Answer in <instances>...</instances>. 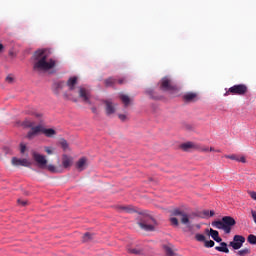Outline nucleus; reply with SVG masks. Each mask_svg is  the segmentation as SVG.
<instances>
[{"instance_id":"nucleus-1","label":"nucleus","mask_w":256,"mask_h":256,"mask_svg":"<svg viewBox=\"0 0 256 256\" xmlns=\"http://www.w3.org/2000/svg\"><path fill=\"white\" fill-rule=\"evenodd\" d=\"M32 157L40 169H47L50 173H65V169H71L73 167V157L67 154L62 155V165L59 166L53 164L47 165V158L37 152H33Z\"/></svg>"},{"instance_id":"nucleus-2","label":"nucleus","mask_w":256,"mask_h":256,"mask_svg":"<svg viewBox=\"0 0 256 256\" xmlns=\"http://www.w3.org/2000/svg\"><path fill=\"white\" fill-rule=\"evenodd\" d=\"M77 83V76L70 77L67 80L66 86L68 87V91L64 93V99H69L77 103V97H75V93H77L78 97L82 99L84 103L91 105V90L87 89L85 86L77 87Z\"/></svg>"},{"instance_id":"nucleus-3","label":"nucleus","mask_w":256,"mask_h":256,"mask_svg":"<svg viewBox=\"0 0 256 256\" xmlns=\"http://www.w3.org/2000/svg\"><path fill=\"white\" fill-rule=\"evenodd\" d=\"M33 71L35 73H47L51 69L57 67V60L49 58V53L47 50H37L34 52L33 56Z\"/></svg>"},{"instance_id":"nucleus-4","label":"nucleus","mask_w":256,"mask_h":256,"mask_svg":"<svg viewBox=\"0 0 256 256\" xmlns=\"http://www.w3.org/2000/svg\"><path fill=\"white\" fill-rule=\"evenodd\" d=\"M139 227H141L144 231H155V225L157 222L154 220L153 217L149 215H144L140 222H138Z\"/></svg>"},{"instance_id":"nucleus-5","label":"nucleus","mask_w":256,"mask_h":256,"mask_svg":"<svg viewBox=\"0 0 256 256\" xmlns=\"http://www.w3.org/2000/svg\"><path fill=\"white\" fill-rule=\"evenodd\" d=\"M180 149L182 151H199L200 153H207L209 152V147H202L201 145L195 142H185L180 145Z\"/></svg>"},{"instance_id":"nucleus-6","label":"nucleus","mask_w":256,"mask_h":256,"mask_svg":"<svg viewBox=\"0 0 256 256\" xmlns=\"http://www.w3.org/2000/svg\"><path fill=\"white\" fill-rule=\"evenodd\" d=\"M160 89H162V91H172V93H179V87L173 84V81L169 77L162 78Z\"/></svg>"},{"instance_id":"nucleus-7","label":"nucleus","mask_w":256,"mask_h":256,"mask_svg":"<svg viewBox=\"0 0 256 256\" xmlns=\"http://www.w3.org/2000/svg\"><path fill=\"white\" fill-rule=\"evenodd\" d=\"M249 91V88H247V85L245 84H238L230 87L228 91L226 92V95H240L243 96Z\"/></svg>"},{"instance_id":"nucleus-8","label":"nucleus","mask_w":256,"mask_h":256,"mask_svg":"<svg viewBox=\"0 0 256 256\" xmlns=\"http://www.w3.org/2000/svg\"><path fill=\"white\" fill-rule=\"evenodd\" d=\"M171 217H181V223L183 225H189V215L179 209L172 210Z\"/></svg>"},{"instance_id":"nucleus-9","label":"nucleus","mask_w":256,"mask_h":256,"mask_svg":"<svg viewBox=\"0 0 256 256\" xmlns=\"http://www.w3.org/2000/svg\"><path fill=\"white\" fill-rule=\"evenodd\" d=\"M235 225H237V221H235V218L231 216H225V233L226 235H229L231 231L235 228Z\"/></svg>"},{"instance_id":"nucleus-10","label":"nucleus","mask_w":256,"mask_h":256,"mask_svg":"<svg viewBox=\"0 0 256 256\" xmlns=\"http://www.w3.org/2000/svg\"><path fill=\"white\" fill-rule=\"evenodd\" d=\"M182 99L185 103H197L199 101V93L197 92H186Z\"/></svg>"},{"instance_id":"nucleus-11","label":"nucleus","mask_w":256,"mask_h":256,"mask_svg":"<svg viewBox=\"0 0 256 256\" xmlns=\"http://www.w3.org/2000/svg\"><path fill=\"white\" fill-rule=\"evenodd\" d=\"M243 243H245V237L241 235H235L234 240L230 242V247L234 249H241L243 247Z\"/></svg>"},{"instance_id":"nucleus-12","label":"nucleus","mask_w":256,"mask_h":256,"mask_svg":"<svg viewBox=\"0 0 256 256\" xmlns=\"http://www.w3.org/2000/svg\"><path fill=\"white\" fill-rule=\"evenodd\" d=\"M12 165L14 167H31V162L27 158L19 159L17 157L12 158Z\"/></svg>"},{"instance_id":"nucleus-13","label":"nucleus","mask_w":256,"mask_h":256,"mask_svg":"<svg viewBox=\"0 0 256 256\" xmlns=\"http://www.w3.org/2000/svg\"><path fill=\"white\" fill-rule=\"evenodd\" d=\"M43 126L38 125V126H33L31 130L27 134L28 139H33V137L39 135V133H43Z\"/></svg>"},{"instance_id":"nucleus-14","label":"nucleus","mask_w":256,"mask_h":256,"mask_svg":"<svg viewBox=\"0 0 256 256\" xmlns=\"http://www.w3.org/2000/svg\"><path fill=\"white\" fill-rule=\"evenodd\" d=\"M87 158L82 157L80 158L76 164H75V168L77 169V171H85V169H87Z\"/></svg>"},{"instance_id":"nucleus-15","label":"nucleus","mask_w":256,"mask_h":256,"mask_svg":"<svg viewBox=\"0 0 256 256\" xmlns=\"http://www.w3.org/2000/svg\"><path fill=\"white\" fill-rule=\"evenodd\" d=\"M65 87V82L60 81V82H55L52 85V91L54 93V95H59L61 93V91H63Z\"/></svg>"},{"instance_id":"nucleus-16","label":"nucleus","mask_w":256,"mask_h":256,"mask_svg":"<svg viewBox=\"0 0 256 256\" xmlns=\"http://www.w3.org/2000/svg\"><path fill=\"white\" fill-rule=\"evenodd\" d=\"M104 103L106 105V115H113V113H115V105H113V102L106 100Z\"/></svg>"},{"instance_id":"nucleus-17","label":"nucleus","mask_w":256,"mask_h":256,"mask_svg":"<svg viewBox=\"0 0 256 256\" xmlns=\"http://www.w3.org/2000/svg\"><path fill=\"white\" fill-rule=\"evenodd\" d=\"M42 133L43 135H45V137L48 138H52L55 137V135H57V131L53 128H43Z\"/></svg>"},{"instance_id":"nucleus-18","label":"nucleus","mask_w":256,"mask_h":256,"mask_svg":"<svg viewBox=\"0 0 256 256\" xmlns=\"http://www.w3.org/2000/svg\"><path fill=\"white\" fill-rule=\"evenodd\" d=\"M212 227L216 229H225V217H222V220L212 222Z\"/></svg>"},{"instance_id":"nucleus-19","label":"nucleus","mask_w":256,"mask_h":256,"mask_svg":"<svg viewBox=\"0 0 256 256\" xmlns=\"http://www.w3.org/2000/svg\"><path fill=\"white\" fill-rule=\"evenodd\" d=\"M209 235L214 241H216V243H221V237H219V232L217 230H213V228H211Z\"/></svg>"},{"instance_id":"nucleus-20","label":"nucleus","mask_w":256,"mask_h":256,"mask_svg":"<svg viewBox=\"0 0 256 256\" xmlns=\"http://www.w3.org/2000/svg\"><path fill=\"white\" fill-rule=\"evenodd\" d=\"M120 100L122 101L124 107L131 105V98L127 94H121Z\"/></svg>"},{"instance_id":"nucleus-21","label":"nucleus","mask_w":256,"mask_h":256,"mask_svg":"<svg viewBox=\"0 0 256 256\" xmlns=\"http://www.w3.org/2000/svg\"><path fill=\"white\" fill-rule=\"evenodd\" d=\"M118 209L120 213H135V209L131 206H120Z\"/></svg>"},{"instance_id":"nucleus-22","label":"nucleus","mask_w":256,"mask_h":256,"mask_svg":"<svg viewBox=\"0 0 256 256\" xmlns=\"http://www.w3.org/2000/svg\"><path fill=\"white\" fill-rule=\"evenodd\" d=\"M59 144L63 151H69V142H67V140L62 138L60 139Z\"/></svg>"},{"instance_id":"nucleus-23","label":"nucleus","mask_w":256,"mask_h":256,"mask_svg":"<svg viewBox=\"0 0 256 256\" xmlns=\"http://www.w3.org/2000/svg\"><path fill=\"white\" fill-rule=\"evenodd\" d=\"M116 83H117V79L113 77H110L105 80L106 87H113V85H115Z\"/></svg>"},{"instance_id":"nucleus-24","label":"nucleus","mask_w":256,"mask_h":256,"mask_svg":"<svg viewBox=\"0 0 256 256\" xmlns=\"http://www.w3.org/2000/svg\"><path fill=\"white\" fill-rule=\"evenodd\" d=\"M237 255H239V256L251 255V249H249V248H244V249H242V250H239V251L237 252Z\"/></svg>"},{"instance_id":"nucleus-25","label":"nucleus","mask_w":256,"mask_h":256,"mask_svg":"<svg viewBox=\"0 0 256 256\" xmlns=\"http://www.w3.org/2000/svg\"><path fill=\"white\" fill-rule=\"evenodd\" d=\"M213 215H215V211H213V210H211L210 212H209V210L202 211V217H204V218L213 217Z\"/></svg>"},{"instance_id":"nucleus-26","label":"nucleus","mask_w":256,"mask_h":256,"mask_svg":"<svg viewBox=\"0 0 256 256\" xmlns=\"http://www.w3.org/2000/svg\"><path fill=\"white\" fill-rule=\"evenodd\" d=\"M91 239H93V234L86 232L83 237H82V241L84 243H87V241H91Z\"/></svg>"},{"instance_id":"nucleus-27","label":"nucleus","mask_w":256,"mask_h":256,"mask_svg":"<svg viewBox=\"0 0 256 256\" xmlns=\"http://www.w3.org/2000/svg\"><path fill=\"white\" fill-rule=\"evenodd\" d=\"M164 251L167 256H176V254L173 253V249H171L169 246H164Z\"/></svg>"},{"instance_id":"nucleus-28","label":"nucleus","mask_w":256,"mask_h":256,"mask_svg":"<svg viewBox=\"0 0 256 256\" xmlns=\"http://www.w3.org/2000/svg\"><path fill=\"white\" fill-rule=\"evenodd\" d=\"M247 241H248V243H250V245H256V236L253 234H250L248 236Z\"/></svg>"},{"instance_id":"nucleus-29","label":"nucleus","mask_w":256,"mask_h":256,"mask_svg":"<svg viewBox=\"0 0 256 256\" xmlns=\"http://www.w3.org/2000/svg\"><path fill=\"white\" fill-rule=\"evenodd\" d=\"M128 253H131L132 255H141V250L137 248H129Z\"/></svg>"},{"instance_id":"nucleus-30","label":"nucleus","mask_w":256,"mask_h":256,"mask_svg":"<svg viewBox=\"0 0 256 256\" xmlns=\"http://www.w3.org/2000/svg\"><path fill=\"white\" fill-rule=\"evenodd\" d=\"M170 223H171V225H174V227L179 226V220L176 217H171L170 218Z\"/></svg>"},{"instance_id":"nucleus-31","label":"nucleus","mask_w":256,"mask_h":256,"mask_svg":"<svg viewBox=\"0 0 256 256\" xmlns=\"http://www.w3.org/2000/svg\"><path fill=\"white\" fill-rule=\"evenodd\" d=\"M204 246L207 247L208 249L211 247H215V242L213 240H207L205 241Z\"/></svg>"},{"instance_id":"nucleus-32","label":"nucleus","mask_w":256,"mask_h":256,"mask_svg":"<svg viewBox=\"0 0 256 256\" xmlns=\"http://www.w3.org/2000/svg\"><path fill=\"white\" fill-rule=\"evenodd\" d=\"M216 251H220L221 253H225V242L221 243V246H216Z\"/></svg>"},{"instance_id":"nucleus-33","label":"nucleus","mask_w":256,"mask_h":256,"mask_svg":"<svg viewBox=\"0 0 256 256\" xmlns=\"http://www.w3.org/2000/svg\"><path fill=\"white\" fill-rule=\"evenodd\" d=\"M195 239L200 241V242H203V241H205V235H203V234H196L195 235Z\"/></svg>"},{"instance_id":"nucleus-34","label":"nucleus","mask_w":256,"mask_h":256,"mask_svg":"<svg viewBox=\"0 0 256 256\" xmlns=\"http://www.w3.org/2000/svg\"><path fill=\"white\" fill-rule=\"evenodd\" d=\"M236 161H238V163H247V158H245V156H238Z\"/></svg>"},{"instance_id":"nucleus-35","label":"nucleus","mask_w":256,"mask_h":256,"mask_svg":"<svg viewBox=\"0 0 256 256\" xmlns=\"http://www.w3.org/2000/svg\"><path fill=\"white\" fill-rule=\"evenodd\" d=\"M116 83H118L119 85H125V83H127V78H120V79H116Z\"/></svg>"},{"instance_id":"nucleus-36","label":"nucleus","mask_w":256,"mask_h":256,"mask_svg":"<svg viewBox=\"0 0 256 256\" xmlns=\"http://www.w3.org/2000/svg\"><path fill=\"white\" fill-rule=\"evenodd\" d=\"M35 125V123H33V122H31V121H29V120H26L25 122H24V126L25 127H29L30 129H32V127Z\"/></svg>"},{"instance_id":"nucleus-37","label":"nucleus","mask_w":256,"mask_h":256,"mask_svg":"<svg viewBox=\"0 0 256 256\" xmlns=\"http://www.w3.org/2000/svg\"><path fill=\"white\" fill-rule=\"evenodd\" d=\"M45 152L47 153V155H53V148L46 146L45 148Z\"/></svg>"},{"instance_id":"nucleus-38","label":"nucleus","mask_w":256,"mask_h":256,"mask_svg":"<svg viewBox=\"0 0 256 256\" xmlns=\"http://www.w3.org/2000/svg\"><path fill=\"white\" fill-rule=\"evenodd\" d=\"M26 150L27 146H25V144H20V153H25Z\"/></svg>"},{"instance_id":"nucleus-39","label":"nucleus","mask_w":256,"mask_h":256,"mask_svg":"<svg viewBox=\"0 0 256 256\" xmlns=\"http://www.w3.org/2000/svg\"><path fill=\"white\" fill-rule=\"evenodd\" d=\"M118 117H119L120 121H126L127 120V115H125V114H119Z\"/></svg>"},{"instance_id":"nucleus-40","label":"nucleus","mask_w":256,"mask_h":256,"mask_svg":"<svg viewBox=\"0 0 256 256\" xmlns=\"http://www.w3.org/2000/svg\"><path fill=\"white\" fill-rule=\"evenodd\" d=\"M18 204L21 205L22 207H25V205H27V201L18 199Z\"/></svg>"},{"instance_id":"nucleus-41","label":"nucleus","mask_w":256,"mask_h":256,"mask_svg":"<svg viewBox=\"0 0 256 256\" xmlns=\"http://www.w3.org/2000/svg\"><path fill=\"white\" fill-rule=\"evenodd\" d=\"M249 195H250L251 199H254V201H256V192L255 191L249 192Z\"/></svg>"},{"instance_id":"nucleus-42","label":"nucleus","mask_w":256,"mask_h":256,"mask_svg":"<svg viewBox=\"0 0 256 256\" xmlns=\"http://www.w3.org/2000/svg\"><path fill=\"white\" fill-rule=\"evenodd\" d=\"M228 159H231L232 161H237L238 156L237 155H230L226 156Z\"/></svg>"},{"instance_id":"nucleus-43","label":"nucleus","mask_w":256,"mask_h":256,"mask_svg":"<svg viewBox=\"0 0 256 256\" xmlns=\"http://www.w3.org/2000/svg\"><path fill=\"white\" fill-rule=\"evenodd\" d=\"M6 81H7V83H11V82L13 81L12 76H11V75H8V76L6 77Z\"/></svg>"},{"instance_id":"nucleus-44","label":"nucleus","mask_w":256,"mask_h":256,"mask_svg":"<svg viewBox=\"0 0 256 256\" xmlns=\"http://www.w3.org/2000/svg\"><path fill=\"white\" fill-rule=\"evenodd\" d=\"M251 213H252V217L254 219V223L256 224V212H255V210H252Z\"/></svg>"},{"instance_id":"nucleus-45","label":"nucleus","mask_w":256,"mask_h":256,"mask_svg":"<svg viewBox=\"0 0 256 256\" xmlns=\"http://www.w3.org/2000/svg\"><path fill=\"white\" fill-rule=\"evenodd\" d=\"M4 49H5V46H3V44L0 43V53H2Z\"/></svg>"},{"instance_id":"nucleus-46","label":"nucleus","mask_w":256,"mask_h":256,"mask_svg":"<svg viewBox=\"0 0 256 256\" xmlns=\"http://www.w3.org/2000/svg\"><path fill=\"white\" fill-rule=\"evenodd\" d=\"M91 111H92V113H97V108L96 107H92Z\"/></svg>"},{"instance_id":"nucleus-47","label":"nucleus","mask_w":256,"mask_h":256,"mask_svg":"<svg viewBox=\"0 0 256 256\" xmlns=\"http://www.w3.org/2000/svg\"><path fill=\"white\" fill-rule=\"evenodd\" d=\"M225 253H229V248H227V244H225Z\"/></svg>"},{"instance_id":"nucleus-48","label":"nucleus","mask_w":256,"mask_h":256,"mask_svg":"<svg viewBox=\"0 0 256 256\" xmlns=\"http://www.w3.org/2000/svg\"><path fill=\"white\" fill-rule=\"evenodd\" d=\"M34 115H35V117H42V115L38 114V113H35Z\"/></svg>"},{"instance_id":"nucleus-49","label":"nucleus","mask_w":256,"mask_h":256,"mask_svg":"<svg viewBox=\"0 0 256 256\" xmlns=\"http://www.w3.org/2000/svg\"><path fill=\"white\" fill-rule=\"evenodd\" d=\"M208 151H215V149L214 148H208Z\"/></svg>"}]
</instances>
